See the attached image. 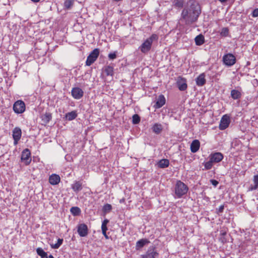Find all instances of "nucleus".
Wrapping results in <instances>:
<instances>
[{"label":"nucleus","mask_w":258,"mask_h":258,"mask_svg":"<svg viewBox=\"0 0 258 258\" xmlns=\"http://www.w3.org/2000/svg\"><path fill=\"white\" fill-rule=\"evenodd\" d=\"M205 77L204 74H201L197 78L196 81H205Z\"/></svg>","instance_id":"4c0bfd02"},{"label":"nucleus","mask_w":258,"mask_h":258,"mask_svg":"<svg viewBox=\"0 0 258 258\" xmlns=\"http://www.w3.org/2000/svg\"><path fill=\"white\" fill-rule=\"evenodd\" d=\"M71 212L74 216H78L80 214L81 210L78 207H73L71 209Z\"/></svg>","instance_id":"bb28decb"},{"label":"nucleus","mask_w":258,"mask_h":258,"mask_svg":"<svg viewBox=\"0 0 258 258\" xmlns=\"http://www.w3.org/2000/svg\"><path fill=\"white\" fill-rule=\"evenodd\" d=\"M173 3L176 7L182 8L184 4V0H174Z\"/></svg>","instance_id":"473e14b6"},{"label":"nucleus","mask_w":258,"mask_h":258,"mask_svg":"<svg viewBox=\"0 0 258 258\" xmlns=\"http://www.w3.org/2000/svg\"><path fill=\"white\" fill-rule=\"evenodd\" d=\"M123 201H124V199L121 200L120 201V203H121L122 202H123Z\"/></svg>","instance_id":"864d4df0"},{"label":"nucleus","mask_w":258,"mask_h":258,"mask_svg":"<svg viewBox=\"0 0 258 258\" xmlns=\"http://www.w3.org/2000/svg\"><path fill=\"white\" fill-rule=\"evenodd\" d=\"M223 61L226 66L230 67L235 63L236 58L233 54L231 53H228L223 56Z\"/></svg>","instance_id":"423d86ee"},{"label":"nucleus","mask_w":258,"mask_h":258,"mask_svg":"<svg viewBox=\"0 0 258 258\" xmlns=\"http://www.w3.org/2000/svg\"><path fill=\"white\" fill-rule=\"evenodd\" d=\"M71 93L72 96L76 99H80L84 94L83 91L79 87L73 88Z\"/></svg>","instance_id":"f8f14e48"},{"label":"nucleus","mask_w":258,"mask_h":258,"mask_svg":"<svg viewBox=\"0 0 258 258\" xmlns=\"http://www.w3.org/2000/svg\"><path fill=\"white\" fill-rule=\"evenodd\" d=\"M226 234V232H225L221 233V237L219 238V241L223 244L227 242V239L225 238Z\"/></svg>","instance_id":"e433bc0d"},{"label":"nucleus","mask_w":258,"mask_h":258,"mask_svg":"<svg viewBox=\"0 0 258 258\" xmlns=\"http://www.w3.org/2000/svg\"><path fill=\"white\" fill-rule=\"evenodd\" d=\"M223 159V155L221 153L216 152L210 155V159L213 163H219Z\"/></svg>","instance_id":"ddd939ff"},{"label":"nucleus","mask_w":258,"mask_h":258,"mask_svg":"<svg viewBox=\"0 0 258 258\" xmlns=\"http://www.w3.org/2000/svg\"><path fill=\"white\" fill-rule=\"evenodd\" d=\"M104 73L107 76H112L113 74V69L112 67L107 66L105 68Z\"/></svg>","instance_id":"c756f323"},{"label":"nucleus","mask_w":258,"mask_h":258,"mask_svg":"<svg viewBox=\"0 0 258 258\" xmlns=\"http://www.w3.org/2000/svg\"><path fill=\"white\" fill-rule=\"evenodd\" d=\"M74 4V0H66L64 3V7L67 9H70Z\"/></svg>","instance_id":"7c9ffc66"},{"label":"nucleus","mask_w":258,"mask_h":258,"mask_svg":"<svg viewBox=\"0 0 258 258\" xmlns=\"http://www.w3.org/2000/svg\"><path fill=\"white\" fill-rule=\"evenodd\" d=\"M12 136L14 139V144L15 145H16L21 138V129L19 127H15L13 131Z\"/></svg>","instance_id":"1a4fd4ad"},{"label":"nucleus","mask_w":258,"mask_h":258,"mask_svg":"<svg viewBox=\"0 0 258 258\" xmlns=\"http://www.w3.org/2000/svg\"><path fill=\"white\" fill-rule=\"evenodd\" d=\"M188 190V188L183 182L177 180L175 185V194L178 198H181L185 195Z\"/></svg>","instance_id":"7ed1b4c3"},{"label":"nucleus","mask_w":258,"mask_h":258,"mask_svg":"<svg viewBox=\"0 0 258 258\" xmlns=\"http://www.w3.org/2000/svg\"><path fill=\"white\" fill-rule=\"evenodd\" d=\"M254 185H251L249 188V190L252 191L258 188V175H255L252 179Z\"/></svg>","instance_id":"412c9836"},{"label":"nucleus","mask_w":258,"mask_h":258,"mask_svg":"<svg viewBox=\"0 0 258 258\" xmlns=\"http://www.w3.org/2000/svg\"><path fill=\"white\" fill-rule=\"evenodd\" d=\"M123 201H124V199L121 200L120 201V203H121L122 202H123Z\"/></svg>","instance_id":"603ef678"},{"label":"nucleus","mask_w":258,"mask_h":258,"mask_svg":"<svg viewBox=\"0 0 258 258\" xmlns=\"http://www.w3.org/2000/svg\"><path fill=\"white\" fill-rule=\"evenodd\" d=\"M197 84L199 86H203L205 84L206 82H196Z\"/></svg>","instance_id":"c03bdc74"},{"label":"nucleus","mask_w":258,"mask_h":258,"mask_svg":"<svg viewBox=\"0 0 258 258\" xmlns=\"http://www.w3.org/2000/svg\"><path fill=\"white\" fill-rule=\"evenodd\" d=\"M32 2L34 3H37L40 1V0H31Z\"/></svg>","instance_id":"09e8293b"},{"label":"nucleus","mask_w":258,"mask_h":258,"mask_svg":"<svg viewBox=\"0 0 258 258\" xmlns=\"http://www.w3.org/2000/svg\"><path fill=\"white\" fill-rule=\"evenodd\" d=\"M71 187L74 191L78 192L81 191L82 188V183L80 181H75L73 184H72Z\"/></svg>","instance_id":"f3484780"},{"label":"nucleus","mask_w":258,"mask_h":258,"mask_svg":"<svg viewBox=\"0 0 258 258\" xmlns=\"http://www.w3.org/2000/svg\"><path fill=\"white\" fill-rule=\"evenodd\" d=\"M219 2H220L221 3H226L227 0H218Z\"/></svg>","instance_id":"de8ad7c7"},{"label":"nucleus","mask_w":258,"mask_h":258,"mask_svg":"<svg viewBox=\"0 0 258 258\" xmlns=\"http://www.w3.org/2000/svg\"><path fill=\"white\" fill-rule=\"evenodd\" d=\"M211 183L215 186H216L218 184V182L216 180L212 179L211 180Z\"/></svg>","instance_id":"a19ab883"},{"label":"nucleus","mask_w":258,"mask_h":258,"mask_svg":"<svg viewBox=\"0 0 258 258\" xmlns=\"http://www.w3.org/2000/svg\"><path fill=\"white\" fill-rule=\"evenodd\" d=\"M158 167L161 168H165L169 166V161L166 159L160 160L158 163Z\"/></svg>","instance_id":"6ab92c4d"},{"label":"nucleus","mask_w":258,"mask_h":258,"mask_svg":"<svg viewBox=\"0 0 258 258\" xmlns=\"http://www.w3.org/2000/svg\"><path fill=\"white\" fill-rule=\"evenodd\" d=\"M224 208V205L220 206L219 207L218 209L217 210L218 213H222V212H223Z\"/></svg>","instance_id":"37998d69"},{"label":"nucleus","mask_w":258,"mask_h":258,"mask_svg":"<svg viewBox=\"0 0 258 258\" xmlns=\"http://www.w3.org/2000/svg\"><path fill=\"white\" fill-rule=\"evenodd\" d=\"M150 241L147 239H141L136 242V249H138L142 248L146 244H147Z\"/></svg>","instance_id":"a211bd4d"},{"label":"nucleus","mask_w":258,"mask_h":258,"mask_svg":"<svg viewBox=\"0 0 258 258\" xmlns=\"http://www.w3.org/2000/svg\"><path fill=\"white\" fill-rule=\"evenodd\" d=\"M108 57L110 59H114L116 57V52L110 53L108 55Z\"/></svg>","instance_id":"58836bf2"},{"label":"nucleus","mask_w":258,"mask_h":258,"mask_svg":"<svg viewBox=\"0 0 258 258\" xmlns=\"http://www.w3.org/2000/svg\"><path fill=\"white\" fill-rule=\"evenodd\" d=\"M77 113L75 111H72L66 114V117L68 120H72L76 118Z\"/></svg>","instance_id":"b1692460"},{"label":"nucleus","mask_w":258,"mask_h":258,"mask_svg":"<svg viewBox=\"0 0 258 258\" xmlns=\"http://www.w3.org/2000/svg\"><path fill=\"white\" fill-rule=\"evenodd\" d=\"M104 213H109L112 210V206L109 204H105L102 208Z\"/></svg>","instance_id":"2f4dec72"},{"label":"nucleus","mask_w":258,"mask_h":258,"mask_svg":"<svg viewBox=\"0 0 258 258\" xmlns=\"http://www.w3.org/2000/svg\"><path fill=\"white\" fill-rule=\"evenodd\" d=\"M36 252L41 257V258L46 257V256H48L47 253L40 247H38L36 249Z\"/></svg>","instance_id":"cd10ccee"},{"label":"nucleus","mask_w":258,"mask_h":258,"mask_svg":"<svg viewBox=\"0 0 258 258\" xmlns=\"http://www.w3.org/2000/svg\"><path fill=\"white\" fill-rule=\"evenodd\" d=\"M48 257H49V258H54V257L53 256V255H52L51 254L49 255L48 256Z\"/></svg>","instance_id":"8fccbe9b"},{"label":"nucleus","mask_w":258,"mask_h":258,"mask_svg":"<svg viewBox=\"0 0 258 258\" xmlns=\"http://www.w3.org/2000/svg\"><path fill=\"white\" fill-rule=\"evenodd\" d=\"M99 55V49L98 48L94 49L88 55L86 61V65L87 66H91L97 59Z\"/></svg>","instance_id":"20e7f679"},{"label":"nucleus","mask_w":258,"mask_h":258,"mask_svg":"<svg viewBox=\"0 0 258 258\" xmlns=\"http://www.w3.org/2000/svg\"><path fill=\"white\" fill-rule=\"evenodd\" d=\"M177 86L180 91H184L187 87L185 82H177Z\"/></svg>","instance_id":"a878e982"},{"label":"nucleus","mask_w":258,"mask_h":258,"mask_svg":"<svg viewBox=\"0 0 258 258\" xmlns=\"http://www.w3.org/2000/svg\"><path fill=\"white\" fill-rule=\"evenodd\" d=\"M230 123V117L227 114L224 115L220 120L219 128L220 130H224L227 128Z\"/></svg>","instance_id":"0eeeda50"},{"label":"nucleus","mask_w":258,"mask_h":258,"mask_svg":"<svg viewBox=\"0 0 258 258\" xmlns=\"http://www.w3.org/2000/svg\"><path fill=\"white\" fill-rule=\"evenodd\" d=\"M132 122L133 124H138L140 122V117L139 116V115L137 114H135L134 115H133V117H132Z\"/></svg>","instance_id":"72a5a7b5"},{"label":"nucleus","mask_w":258,"mask_h":258,"mask_svg":"<svg viewBox=\"0 0 258 258\" xmlns=\"http://www.w3.org/2000/svg\"><path fill=\"white\" fill-rule=\"evenodd\" d=\"M159 254L156 250L155 247H153L151 249H149L146 254L142 255L141 258H157Z\"/></svg>","instance_id":"9b49d317"},{"label":"nucleus","mask_w":258,"mask_h":258,"mask_svg":"<svg viewBox=\"0 0 258 258\" xmlns=\"http://www.w3.org/2000/svg\"><path fill=\"white\" fill-rule=\"evenodd\" d=\"M101 230H102V232L107 231V225L102 224L101 225Z\"/></svg>","instance_id":"79ce46f5"},{"label":"nucleus","mask_w":258,"mask_h":258,"mask_svg":"<svg viewBox=\"0 0 258 258\" xmlns=\"http://www.w3.org/2000/svg\"><path fill=\"white\" fill-rule=\"evenodd\" d=\"M229 30L227 28H223L220 32L221 36L223 37H226L228 35Z\"/></svg>","instance_id":"f704fd0d"},{"label":"nucleus","mask_w":258,"mask_h":258,"mask_svg":"<svg viewBox=\"0 0 258 258\" xmlns=\"http://www.w3.org/2000/svg\"><path fill=\"white\" fill-rule=\"evenodd\" d=\"M108 222H109L108 220H107V219H105V220L102 222V224L107 225V224H108Z\"/></svg>","instance_id":"a18cd8bd"},{"label":"nucleus","mask_w":258,"mask_h":258,"mask_svg":"<svg viewBox=\"0 0 258 258\" xmlns=\"http://www.w3.org/2000/svg\"><path fill=\"white\" fill-rule=\"evenodd\" d=\"M201 13L199 4L193 0L189 1L182 11L180 20L184 21L185 25H190L197 21Z\"/></svg>","instance_id":"f257e3e1"},{"label":"nucleus","mask_w":258,"mask_h":258,"mask_svg":"<svg viewBox=\"0 0 258 258\" xmlns=\"http://www.w3.org/2000/svg\"><path fill=\"white\" fill-rule=\"evenodd\" d=\"M62 242H63V239L62 238H58L57 239V241L56 243L51 244V247L52 248H53V249H57L62 244Z\"/></svg>","instance_id":"c85d7f7f"},{"label":"nucleus","mask_w":258,"mask_h":258,"mask_svg":"<svg viewBox=\"0 0 258 258\" xmlns=\"http://www.w3.org/2000/svg\"><path fill=\"white\" fill-rule=\"evenodd\" d=\"M133 2H138L139 0H132Z\"/></svg>","instance_id":"3c124183"},{"label":"nucleus","mask_w":258,"mask_h":258,"mask_svg":"<svg viewBox=\"0 0 258 258\" xmlns=\"http://www.w3.org/2000/svg\"><path fill=\"white\" fill-rule=\"evenodd\" d=\"M252 16L253 17H258V8L254 9L252 13Z\"/></svg>","instance_id":"ea45409f"},{"label":"nucleus","mask_w":258,"mask_h":258,"mask_svg":"<svg viewBox=\"0 0 258 258\" xmlns=\"http://www.w3.org/2000/svg\"><path fill=\"white\" fill-rule=\"evenodd\" d=\"M195 40L196 45H199V46L201 45L205 42L204 37L202 34L199 35L196 37Z\"/></svg>","instance_id":"5701e85b"},{"label":"nucleus","mask_w":258,"mask_h":258,"mask_svg":"<svg viewBox=\"0 0 258 258\" xmlns=\"http://www.w3.org/2000/svg\"><path fill=\"white\" fill-rule=\"evenodd\" d=\"M213 162L210 159L208 162H206L204 164V167L206 169L209 170L212 168L213 166Z\"/></svg>","instance_id":"c9c22d12"},{"label":"nucleus","mask_w":258,"mask_h":258,"mask_svg":"<svg viewBox=\"0 0 258 258\" xmlns=\"http://www.w3.org/2000/svg\"><path fill=\"white\" fill-rule=\"evenodd\" d=\"M231 96L233 99H238L241 97V94L239 91L233 89L231 91Z\"/></svg>","instance_id":"4be33fe9"},{"label":"nucleus","mask_w":258,"mask_h":258,"mask_svg":"<svg viewBox=\"0 0 258 258\" xmlns=\"http://www.w3.org/2000/svg\"><path fill=\"white\" fill-rule=\"evenodd\" d=\"M166 103V99L162 94L160 95L157 99L156 102L154 105V107L158 109L162 107Z\"/></svg>","instance_id":"4468645a"},{"label":"nucleus","mask_w":258,"mask_h":258,"mask_svg":"<svg viewBox=\"0 0 258 258\" xmlns=\"http://www.w3.org/2000/svg\"><path fill=\"white\" fill-rule=\"evenodd\" d=\"M41 120L45 123H48L52 118V115L50 113L46 112L41 116Z\"/></svg>","instance_id":"aec40b11"},{"label":"nucleus","mask_w":258,"mask_h":258,"mask_svg":"<svg viewBox=\"0 0 258 258\" xmlns=\"http://www.w3.org/2000/svg\"><path fill=\"white\" fill-rule=\"evenodd\" d=\"M102 234H103V235L104 236L106 239H108L109 238L108 235L106 234V231L102 232Z\"/></svg>","instance_id":"49530a36"},{"label":"nucleus","mask_w":258,"mask_h":258,"mask_svg":"<svg viewBox=\"0 0 258 258\" xmlns=\"http://www.w3.org/2000/svg\"><path fill=\"white\" fill-rule=\"evenodd\" d=\"M21 160L25 162L26 165H28L31 161V153L28 149H25L23 150L21 155Z\"/></svg>","instance_id":"6e6552de"},{"label":"nucleus","mask_w":258,"mask_h":258,"mask_svg":"<svg viewBox=\"0 0 258 258\" xmlns=\"http://www.w3.org/2000/svg\"><path fill=\"white\" fill-rule=\"evenodd\" d=\"M77 231L81 237L86 236L88 234V228L87 225L84 223L78 225Z\"/></svg>","instance_id":"9d476101"},{"label":"nucleus","mask_w":258,"mask_h":258,"mask_svg":"<svg viewBox=\"0 0 258 258\" xmlns=\"http://www.w3.org/2000/svg\"><path fill=\"white\" fill-rule=\"evenodd\" d=\"M60 181V176L56 174H52L49 177V182L50 184L53 185L58 184Z\"/></svg>","instance_id":"2eb2a0df"},{"label":"nucleus","mask_w":258,"mask_h":258,"mask_svg":"<svg viewBox=\"0 0 258 258\" xmlns=\"http://www.w3.org/2000/svg\"><path fill=\"white\" fill-rule=\"evenodd\" d=\"M200 147V141L198 140H194L190 144V151L192 153H196L199 150Z\"/></svg>","instance_id":"dca6fc26"},{"label":"nucleus","mask_w":258,"mask_h":258,"mask_svg":"<svg viewBox=\"0 0 258 258\" xmlns=\"http://www.w3.org/2000/svg\"><path fill=\"white\" fill-rule=\"evenodd\" d=\"M158 36L156 34H152L147 38L139 47V49L143 53L147 54L151 49L152 45L154 41H157Z\"/></svg>","instance_id":"f03ea898"},{"label":"nucleus","mask_w":258,"mask_h":258,"mask_svg":"<svg viewBox=\"0 0 258 258\" xmlns=\"http://www.w3.org/2000/svg\"><path fill=\"white\" fill-rule=\"evenodd\" d=\"M162 128H163L162 125L157 123H155L152 127L153 132L157 134L160 133L162 130Z\"/></svg>","instance_id":"393cba45"},{"label":"nucleus","mask_w":258,"mask_h":258,"mask_svg":"<svg viewBox=\"0 0 258 258\" xmlns=\"http://www.w3.org/2000/svg\"><path fill=\"white\" fill-rule=\"evenodd\" d=\"M13 108L16 113H22L26 109L25 104L22 100H17L14 103Z\"/></svg>","instance_id":"39448f33"}]
</instances>
